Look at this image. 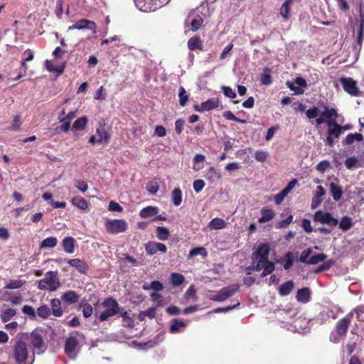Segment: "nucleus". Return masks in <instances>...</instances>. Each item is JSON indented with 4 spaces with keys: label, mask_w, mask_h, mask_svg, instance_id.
Here are the masks:
<instances>
[{
    "label": "nucleus",
    "mask_w": 364,
    "mask_h": 364,
    "mask_svg": "<svg viewBox=\"0 0 364 364\" xmlns=\"http://www.w3.org/2000/svg\"><path fill=\"white\" fill-rule=\"evenodd\" d=\"M9 359L14 362V364H33L35 353L29 355L28 345L23 337L18 338L11 346Z\"/></svg>",
    "instance_id": "f257e3e1"
},
{
    "label": "nucleus",
    "mask_w": 364,
    "mask_h": 364,
    "mask_svg": "<svg viewBox=\"0 0 364 364\" xmlns=\"http://www.w3.org/2000/svg\"><path fill=\"white\" fill-rule=\"evenodd\" d=\"M350 318L348 316L338 320L336 324L335 328L331 331L329 339L333 343H338L346 336Z\"/></svg>",
    "instance_id": "f03ea898"
},
{
    "label": "nucleus",
    "mask_w": 364,
    "mask_h": 364,
    "mask_svg": "<svg viewBox=\"0 0 364 364\" xmlns=\"http://www.w3.org/2000/svg\"><path fill=\"white\" fill-rule=\"evenodd\" d=\"M102 306L105 308V310L98 316L100 322L106 321L109 317L114 316L120 312V306L117 301L112 297L105 299L102 303Z\"/></svg>",
    "instance_id": "7ed1b4c3"
},
{
    "label": "nucleus",
    "mask_w": 364,
    "mask_h": 364,
    "mask_svg": "<svg viewBox=\"0 0 364 364\" xmlns=\"http://www.w3.org/2000/svg\"><path fill=\"white\" fill-rule=\"evenodd\" d=\"M60 286L58 274L56 271H49L46 274V277L41 279L38 284L40 290L55 291Z\"/></svg>",
    "instance_id": "20e7f679"
},
{
    "label": "nucleus",
    "mask_w": 364,
    "mask_h": 364,
    "mask_svg": "<svg viewBox=\"0 0 364 364\" xmlns=\"http://www.w3.org/2000/svg\"><path fill=\"white\" fill-rule=\"evenodd\" d=\"M323 109V111L321 113V117L316 119V125L318 126L326 123L328 126H330L336 123L338 117L337 110L334 108H328L327 106H324Z\"/></svg>",
    "instance_id": "39448f33"
},
{
    "label": "nucleus",
    "mask_w": 364,
    "mask_h": 364,
    "mask_svg": "<svg viewBox=\"0 0 364 364\" xmlns=\"http://www.w3.org/2000/svg\"><path fill=\"white\" fill-rule=\"evenodd\" d=\"M105 229L110 234L124 232L127 229V223L124 219L108 220L105 224Z\"/></svg>",
    "instance_id": "423d86ee"
},
{
    "label": "nucleus",
    "mask_w": 364,
    "mask_h": 364,
    "mask_svg": "<svg viewBox=\"0 0 364 364\" xmlns=\"http://www.w3.org/2000/svg\"><path fill=\"white\" fill-rule=\"evenodd\" d=\"M33 351H39L38 353H43L46 348V342L42 332L38 329L33 331L29 338Z\"/></svg>",
    "instance_id": "0eeeda50"
},
{
    "label": "nucleus",
    "mask_w": 364,
    "mask_h": 364,
    "mask_svg": "<svg viewBox=\"0 0 364 364\" xmlns=\"http://www.w3.org/2000/svg\"><path fill=\"white\" fill-rule=\"evenodd\" d=\"M313 220L314 222L328 225L331 227H335L338 224V220L333 217L331 213L323 210L316 211L313 215Z\"/></svg>",
    "instance_id": "6e6552de"
},
{
    "label": "nucleus",
    "mask_w": 364,
    "mask_h": 364,
    "mask_svg": "<svg viewBox=\"0 0 364 364\" xmlns=\"http://www.w3.org/2000/svg\"><path fill=\"white\" fill-rule=\"evenodd\" d=\"M237 284H232L220 289L218 294L212 296L210 299L214 301L221 302L231 297L239 290Z\"/></svg>",
    "instance_id": "1a4fd4ad"
},
{
    "label": "nucleus",
    "mask_w": 364,
    "mask_h": 364,
    "mask_svg": "<svg viewBox=\"0 0 364 364\" xmlns=\"http://www.w3.org/2000/svg\"><path fill=\"white\" fill-rule=\"evenodd\" d=\"M327 136L326 139V144L329 146H333L335 142L339 139L341 133V125L337 122L333 124L328 126Z\"/></svg>",
    "instance_id": "9d476101"
},
{
    "label": "nucleus",
    "mask_w": 364,
    "mask_h": 364,
    "mask_svg": "<svg viewBox=\"0 0 364 364\" xmlns=\"http://www.w3.org/2000/svg\"><path fill=\"white\" fill-rule=\"evenodd\" d=\"M269 251L270 247L267 243H261L257 250L252 255L253 263H262L263 261L269 259Z\"/></svg>",
    "instance_id": "9b49d317"
},
{
    "label": "nucleus",
    "mask_w": 364,
    "mask_h": 364,
    "mask_svg": "<svg viewBox=\"0 0 364 364\" xmlns=\"http://www.w3.org/2000/svg\"><path fill=\"white\" fill-rule=\"evenodd\" d=\"M74 29L77 30H84V29H88L92 31L93 33H97V24L95 22L86 19V18H82L78 20L72 26H70L68 28V31H72Z\"/></svg>",
    "instance_id": "f8f14e48"
},
{
    "label": "nucleus",
    "mask_w": 364,
    "mask_h": 364,
    "mask_svg": "<svg viewBox=\"0 0 364 364\" xmlns=\"http://www.w3.org/2000/svg\"><path fill=\"white\" fill-rule=\"evenodd\" d=\"M79 345L77 337L70 335L68 336L65 343V353L70 358L74 359L75 358V350Z\"/></svg>",
    "instance_id": "ddd939ff"
},
{
    "label": "nucleus",
    "mask_w": 364,
    "mask_h": 364,
    "mask_svg": "<svg viewBox=\"0 0 364 364\" xmlns=\"http://www.w3.org/2000/svg\"><path fill=\"white\" fill-rule=\"evenodd\" d=\"M76 112L70 111L63 117H58L60 125L57 129L63 133H68L71 127V122L75 117Z\"/></svg>",
    "instance_id": "4468645a"
},
{
    "label": "nucleus",
    "mask_w": 364,
    "mask_h": 364,
    "mask_svg": "<svg viewBox=\"0 0 364 364\" xmlns=\"http://www.w3.org/2000/svg\"><path fill=\"white\" fill-rule=\"evenodd\" d=\"M341 82L343 85V90L352 96H358L359 95V90L357 87L356 82L350 77L341 78Z\"/></svg>",
    "instance_id": "2eb2a0df"
},
{
    "label": "nucleus",
    "mask_w": 364,
    "mask_h": 364,
    "mask_svg": "<svg viewBox=\"0 0 364 364\" xmlns=\"http://www.w3.org/2000/svg\"><path fill=\"white\" fill-rule=\"evenodd\" d=\"M275 269L274 264L269 261V259L263 261L262 263H257L256 265H255L252 267V269L255 271H260L261 269H263V272L261 274L262 277H265L266 276L270 274L273 272V271Z\"/></svg>",
    "instance_id": "dca6fc26"
},
{
    "label": "nucleus",
    "mask_w": 364,
    "mask_h": 364,
    "mask_svg": "<svg viewBox=\"0 0 364 364\" xmlns=\"http://www.w3.org/2000/svg\"><path fill=\"white\" fill-rule=\"evenodd\" d=\"M145 250L147 255H154L157 252L166 253L167 247L163 243L149 241L145 245Z\"/></svg>",
    "instance_id": "f3484780"
},
{
    "label": "nucleus",
    "mask_w": 364,
    "mask_h": 364,
    "mask_svg": "<svg viewBox=\"0 0 364 364\" xmlns=\"http://www.w3.org/2000/svg\"><path fill=\"white\" fill-rule=\"evenodd\" d=\"M97 135V143L100 144L102 143H108L110 139V134L106 129L105 125H100L96 129Z\"/></svg>",
    "instance_id": "a211bd4d"
},
{
    "label": "nucleus",
    "mask_w": 364,
    "mask_h": 364,
    "mask_svg": "<svg viewBox=\"0 0 364 364\" xmlns=\"http://www.w3.org/2000/svg\"><path fill=\"white\" fill-rule=\"evenodd\" d=\"M68 263L70 266L75 267L80 273L85 274L88 270L87 264L80 259H70L68 260Z\"/></svg>",
    "instance_id": "6ab92c4d"
},
{
    "label": "nucleus",
    "mask_w": 364,
    "mask_h": 364,
    "mask_svg": "<svg viewBox=\"0 0 364 364\" xmlns=\"http://www.w3.org/2000/svg\"><path fill=\"white\" fill-rule=\"evenodd\" d=\"M187 45L190 50H203V42L198 36H194L189 38Z\"/></svg>",
    "instance_id": "aec40b11"
},
{
    "label": "nucleus",
    "mask_w": 364,
    "mask_h": 364,
    "mask_svg": "<svg viewBox=\"0 0 364 364\" xmlns=\"http://www.w3.org/2000/svg\"><path fill=\"white\" fill-rule=\"evenodd\" d=\"M79 299V295L73 290L65 292L61 296V300L68 304H75Z\"/></svg>",
    "instance_id": "412c9836"
},
{
    "label": "nucleus",
    "mask_w": 364,
    "mask_h": 364,
    "mask_svg": "<svg viewBox=\"0 0 364 364\" xmlns=\"http://www.w3.org/2000/svg\"><path fill=\"white\" fill-rule=\"evenodd\" d=\"M75 240L72 237H65L62 241L63 250L68 254H73L75 252Z\"/></svg>",
    "instance_id": "4be33fe9"
},
{
    "label": "nucleus",
    "mask_w": 364,
    "mask_h": 364,
    "mask_svg": "<svg viewBox=\"0 0 364 364\" xmlns=\"http://www.w3.org/2000/svg\"><path fill=\"white\" fill-rule=\"evenodd\" d=\"M296 300L301 303H307L310 301L311 292L308 287H304L297 291Z\"/></svg>",
    "instance_id": "5701e85b"
},
{
    "label": "nucleus",
    "mask_w": 364,
    "mask_h": 364,
    "mask_svg": "<svg viewBox=\"0 0 364 364\" xmlns=\"http://www.w3.org/2000/svg\"><path fill=\"white\" fill-rule=\"evenodd\" d=\"M262 216L258 219L259 223H264L272 220L275 216V213L273 210L263 208L261 209Z\"/></svg>",
    "instance_id": "b1692460"
},
{
    "label": "nucleus",
    "mask_w": 364,
    "mask_h": 364,
    "mask_svg": "<svg viewBox=\"0 0 364 364\" xmlns=\"http://www.w3.org/2000/svg\"><path fill=\"white\" fill-rule=\"evenodd\" d=\"M294 260V254L291 252H288L277 262L283 263L284 269L288 270L293 266Z\"/></svg>",
    "instance_id": "393cba45"
},
{
    "label": "nucleus",
    "mask_w": 364,
    "mask_h": 364,
    "mask_svg": "<svg viewBox=\"0 0 364 364\" xmlns=\"http://www.w3.org/2000/svg\"><path fill=\"white\" fill-rule=\"evenodd\" d=\"M294 287L293 281L289 280L280 285L278 289L279 294L282 296H287L292 291Z\"/></svg>",
    "instance_id": "a878e982"
},
{
    "label": "nucleus",
    "mask_w": 364,
    "mask_h": 364,
    "mask_svg": "<svg viewBox=\"0 0 364 364\" xmlns=\"http://www.w3.org/2000/svg\"><path fill=\"white\" fill-rule=\"evenodd\" d=\"M329 189L334 200L338 201L339 200H341L343 195V191L342 188L340 186L336 184L333 182H331L329 184Z\"/></svg>",
    "instance_id": "bb28decb"
},
{
    "label": "nucleus",
    "mask_w": 364,
    "mask_h": 364,
    "mask_svg": "<svg viewBox=\"0 0 364 364\" xmlns=\"http://www.w3.org/2000/svg\"><path fill=\"white\" fill-rule=\"evenodd\" d=\"M80 309H82V315L85 318H90L93 314V308L85 299H83L80 304Z\"/></svg>",
    "instance_id": "cd10ccee"
},
{
    "label": "nucleus",
    "mask_w": 364,
    "mask_h": 364,
    "mask_svg": "<svg viewBox=\"0 0 364 364\" xmlns=\"http://www.w3.org/2000/svg\"><path fill=\"white\" fill-rule=\"evenodd\" d=\"M51 313L56 317H60L63 315V309L61 308V302L58 299H53L50 301Z\"/></svg>",
    "instance_id": "c85d7f7f"
},
{
    "label": "nucleus",
    "mask_w": 364,
    "mask_h": 364,
    "mask_svg": "<svg viewBox=\"0 0 364 364\" xmlns=\"http://www.w3.org/2000/svg\"><path fill=\"white\" fill-rule=\"evenodd\" d=\"M159 213V208L156 206H147L142 208L139 212V216L141 218H146L154 216Z\"/></svg>",
    "instance_id": "c756f323"
},
{
    "label": "nucleus",
    "mask_w": 364,
    "mask_h": 364,
    "mask_svg": "<svg viewBox=\"0 0 364 364\" xmlns=\"http://www.w3.org/2000/svg\"><path fill=\"white\" fill-rule=\"evenodd\" d=\"M203 110L205 111H210L212 109H216L220 105V100L218 98H210L207 101L202 102Z\"/></svg>",
    "instance_id": "7c9ffc66"
},
{
    "label": "nucleus",
    "mask_w": 364,
    "mask_h": 364,
    "mask_svg": "<svg viewBox=\"0 0 364 364\" xmlns=\"http://www.w3.org/2000/svg\"><path fill=\"white\" fill-rule=\"evenodd\" d=\"M88 122V118L86 116H82L77 119L73 124V129L76 131H82L86 128Z\"/></svg>",
    "instance_id": "2f4dec72"
},
{
    "label": "nucleus",
    "mask_w": 364,
    "mask_h": 364,
    "mask_svg": "<svg viewBox=\"0 0 364 364\" xmlns=\"http://www.w3.org/2000/svg\"><path fill=\"white\" fill-rule=\"evenodd\" d=\"M338 225H339V228L343 231H348L353 225V219L349 216H343Z\"/></svg>",
    "instance_id": "473e14b6"
},
{
    "label": "nucleus",
    "mask_w": 364,
    "mask_h": 364,
    "mask_svg": "<svg viewBox=\"0 0 364 364\" xmlns=\"http://www.w3.org/2000/svg\"><path fill=\"white\" fill-rule=\"evenodd\" d=\"M58 244V239L55 237H50L44 239L40 244L39 248L46 249V248H53Z\"/></svg>",
    "instance_id": "72a5a7b5"
},
{
    "label": "nucleus",
    "mask_w": 364,
    "mask_h": 364,
    "mask_svg": "<svg viewBox=\"0 0 364 364\" xmlns=\"http://www.w3.org/2000/svg\"><path fill=\"white\" fill-rule=\"evenodd\" d=\"M209 228L212 230H221L226 227V222L219 218H215L209 223Z\"/></svg>",
    "instance_id": "f704fd0d"
},
{
    "label": "nucleus",
    "mask_w": 364,
    "mask_h": 364,
    "mask_svg": "<svg viewBox=\"0 0 364 364\" xmlns=\"http://www.w3.org/2000/svg\"><path fill=\"white\" fill-rule=\"evenodd\" d=\"M171 200L175 206H179L182 203V191L180 188H176L171 192Z\"/></svg>",
    "instance_id": "c9c22d12"
},
{
    "label": "nucleus",
    "mask_w": 364,
    "mask_h": 364,
    "mask_svg": "<svg viewBox=\"0 0 364 364\" xmlns=\"http://www.w3.org/2000/svg\"><path fill=\"white\" fill-rule=\"evenodd\" d=\"M156 233L157 238L162 241L167 240L170 236L168 229L165 227H157Z\"/></svg>",
    "instance_id": "e433bc0d"
},
{
    "label": "nucleus",
    "mask_w": 364,
    "mask_h": 364,
    "mask_svg": "<svg viewBox=\"0 0 364 364\" xmlns=\"http://www.w3.org/2000/svg\"><path fill=\"white\" fill-rule=\"evenodd\" d=\"M260 81L262 85H269L272 82L270 68L265 67L264 73L261 75Z\"/></svg>",
    "instance_id": "4c0bfd02"
},
{
    "label": "nucleus",
    "mask_w": 364,
    "mask_h": 364,
    "mask_svg": "<svg viewBox=\"0 0 364 364\" xmlns=\"http://www.w3.org/2000/svg\"><path fill=\"white\" fill-rule=\"evenodd\" d=\"M363 139V136L361 134H349L346 137L343 144L350 145L353 144L355 141H361Z\"/></svg>",
    "instance_id": "58836bf2"
},
{
    "label": "nucleus",
    "mask_w": 364,
    "mask_h": 364,
    "mask_svg": "<svg viewBox=\"0 0 364 364\" xmlns=\"http://www.w3.org/2000/svg\"><path fill=\"white\" fill-rule=\"evenodd\" d=\"M198 255H201L203 258H205L208 256L206 249L203 247H198L191 249L189 252L188 258H193Z\"/></svg>",
    "instance_id": "ea45409f"
},
{
    "label": "nucleus",
    "mask_w": 364,
    "mask_h": 364,
    "mask_svg": "<svg viewBox=\"0 0 364 364\" xmlns=\"http://www.w3.org/2000/svg\"><path fill=\"white\" fill-rule=\"evenodd\" d=\"M186 326V324L184 321L175 318L170 326V332L172 333L180 332V328H185Z\"/></svg>",
    "instance_id": "a19ab883"
},
{
    "label": "nucleus",
    "mask_w": 364,
    "mask_h": 364,
    "mask_svg": "<svg viewBox=\"0 0 364 364\" xmlns=\"http://www.w3.org/2000/svg\"><path fill=\"white\" fill-rule=\"evenodd\" d=\"M50 314L51 310L46 304L41 306L36 311V315L43 319L48 318Z\"/></svg>",
    "instance_id": "79ce46f5"
},
{
    "label": "nucleus",
    "mask_w": 364,
    "mask_h": 364,
    "mask_svg": "<svg viewBox=\"0 0 364 364\" xmlns=\"http://www.w3.org/2000/svg\"><path fill=\"white\" fill-rule=\"evenodd\" d=\"M291 4L292 0H286L281 7L280 14L286 20H288L289 18V11Z\"/></svg>",
    "instance_id": "37998d69"
},
{
    "label": "nucleus",
    "mask_w": 364,
    "mask_h": 364,
    "mask_svg": "<svg viewBox=\"0 0 364 364\" xmlns=\"http://www.w3.org/2000/svg\"><path fill=\"white\" fill-rule=\"evenodd\" d=\"M72 203L73 205L77 207L81 210H85L87 208V203L83 198L80 196L74 197L72 199Z\"/></svg>",
    "instance_id": "c03bdc74"
},
{
    "label": "nucleus",
    "mask_w": 364,
    "mask_h": 364,
    "mask_svg": "<svg viewBox=\"0 0 364 364\" xmlns=\"http://www.w3.org/2000/svg\"><path fill=\"white\" fill-rule=\"evenodd\" d=\"M205 160V157L204 155L201 154H196L193 158V168L198 171L203 168V166L199 165V164H203Z\"/></svg>",
    "instance_id": "a18cd8bd"
},
{
    "label": "nucleus",
    "mask_w": 364,
    "mask_h": 364,
    "mask_svg": "<svg viewBox=\"0 0 364 364\" xmlns=\"http://www.w3.org/2000/svg\"><path fill=\"white\" fill-rule=\"evenodd\" d=\"M335 260L333 259L325 261L321 265H319L316 269L314 271L316 274L320 273L321 272L327 271L331 269V267L334 264Z\"/></svg>",
    "instance_id": "49530a36"
},
{
    "label": "nucleus",
    "mask_w": 364,
    "mask_h": 364,
    "mask_svg": "<svg viewBox=\"0 0 364 364\" xmlns=\"http://www.w3.org/2000/svg\"><path fill=\"white\" fill-rule=\"evenodd\" d=\"M26 283V281L21 279H13L10 280L8 284H6L5 288L7 289H18L23 287Z\"/></svg>",
    "instance_id": "de8ad7c7"
},
{
    "label": "nucleus",
    "mask_w": 364,
    "mask_h": 364,
    "mask_svg": "<svg viewBox=\"0 0 364 364\" xmlns=\"http://www.w3.org/2000/svg\"><path fill=\"white\" fill-rule=\"evenodd\" d=\"M184 277L179 273H172L171 275V284L173 287H178L184 282Z\"/></svg>",
    "instance_id": "09e8293b"
},
{
    "label": "nucleus",
    "mask_w": 364,
    "mask_h": 364,
    "mask_svg": "<svg viewBox=\"0 0 364 364\" xmlns=\"http://www.w3.org/2000/svg\"><path fill=\"white\" fill-rule=\"evenodd\" d=\"M179 104L181 107L186 106L187 102L189 99V95L187 94L185 88L183 87H181L179 89Z\"/></svg>",
    "instance_id": "8fccbe9b"
},
{
    "label": "nucleus",
    "mask_w": 364,
    "mask_h": 364,
    "mask_svg": "<svg viewBox=\"0 0 364 364\" xmlns=\"http://www.w3.org/2000/svg\"><path fill=\"white\" fill-rule=\"evenodd\" d=\"M16 314V311L14 309H5L1 315V318L3 322L9 321L12 317H14Z\"/></svg>",
    "instance_id": "3c124183"
},
{
    "label": "nucleus",
    "mask_w": 364,
    "mask_h": 364,
    "mask_svg": "<svg viewBox=\"0 0 364 364\" xmlns=\"http://www.w3.org/2000/svg\"><path fill=\"white\" fill-rule=\"evenodd\" d=\"M46 68V69L50 72H57L60 74L63 73L65 69V65L58 66L55 67L53 65V63L48 60H46L45 62Z\"/></svg>",
    "instance_id": "603ef678"
},
{
    "label": "nucleus",
    "mask_w": 364,
    "mask_h": 364,
    "mask_svg": "<svg viewBox=\"0 0 364 364\" xmlns=\"http://www.w3.org/2000/svg\"><path fill=\"white\" fill-rule=\"evenodd\" d=\"M22 312L27 315L31 320H35L36 318V312L31 306L24 305L22 308Z\"/></svg>",
    "instance_id": "864d4df0"
},
{
    "label": "nucleus",
    "mask_w": 364,
    "mask_h": 364,
    "mask_svg": "<svg viewBox=\"0 0 364 364\" xmlns=\"http://www.w3.org/2000/svg\"><path fill=\"white\" fill-rule=\"evenodd\" d=\"M327 258V255L324 253L316 254L311 257L309 259V264H316L320 262L324 261Z\"/></svg>",
    "instance_id": "5fc2aeb1"
},
{
    "label": "nucleus",
    "mask_w": 364,
    "mask_h": 364,
    "mask_svg": "<svg viewBox=\"0 0 364 364\" xmlns=\"http://www.w3.org/2000/svg\"><path fill=\"white\" fill-rule=\"evenodd\" d=\"M146 191L151 195H155L159 189V185L156 181H149L146 186Z\"/></svg>",
    "instance_id": "6e6d98bb"
},
{
    "label": "nucleus",
    "mask_w": 364,
    "mask_h": 364,
    "mask_svg": "<svg viewBox=\"0 0 364 364\" xmlns=\"http://www.w3.org/2000/svg\"><path fill=\"white\" fill-rule=\"evenodd\" d=\"M223 117L228 120L235 121L241 124L246 123V120L237 118L231 111H225L223 113Z\"/></svg>",
    "instance_id": "4d7b16f0"
},
{
    "label": "nucleus",
    "mask_w": 364,
    "mask_h": 364,
    "mask_svg": "<svg viewBox=\"0 0 364 364\" xmlns=\"http://www.w3.org/2000/svg\"><path fill=\"white\" fill-rule=\"evenodd\" d=\"M185 297L187 300L193 299V301H197L198 298L196 296V289L194 285H191L187 289Z\"/></svg>",
    "instance_id": "13d9d810"
},
{
    "label": "nucleus",
    "mask_w": 364,
    "mask_h": 364,
    "mask_svg": "<svg viewBox=\"0 0 364 364\" xmlns=\"http://www.w3.org/2000/svg\"><path fill=\"white\" fill-rule=\"evenodd\" d=\"M203 22V18L198 16L196 18H194L191 22V29L192 31H198L202 26Z\"/></svg>",
    "instance_id": "bf43d9fd"
},
{
    "label": "nucleus",
    "mask_w": 364,
    "mask_h": 364,
    "mask_svg": "<svg viewBox=\"0 0 364 364\" xmlns=\"http://www.w3.org/2000/svg\"><path fill=\"white\" fill-rule=\"evenodd\" d=\"M75 186L82 193H85L88 189L87 182L83 180H76L75 181Z\"/></svg>",
    "instance_id": "052dcab7"
},
{
    "label": "nucleus",
    "mask_w": 364,
    "mask_h": 364,
    "mask_svg": "<svg viewBox=\"0 0 364 364\" xmlns=\"http://www.w3.org/2000/svg\"><path fill=\"white\" fill-rule=\"evenodd\" d=\"M293 221V215H289L286 219L279 221L277 225V228H287L289 225H290Z\"/></svg>",
    "instance_id": "680f3d73"
},
{
    "label": "nucleus",
    "mask_w": 364,
    "mask_h": 364,
    "mask_svg": "<svg viewBox=\"0 0 364 364\" xmlns=\"http://www.w3.org/2000/svg\"><path fill=\"white\" fill-rule=\"evenodd\" d=\"M297 183V179H292L288 183L287 186L282 191V192L287 196L289 194V193H290L291 191L295 187Z\"/></svg>",
    "instance_id": "e2e57ef3"
},
{
    "label": "nucleus",
    "mask_w": 364,
    "mask_h": 364,
    "mask_svg": "<svg viewBox=\"0 0 364 364\" xmlns=\"http://www.w3.org/2000/svg\"><path fill=\"white\" fill-rule=\"evenodd\" d=\"M108 210L112 212L121 213L123 210V208L115 201H110L108 205Z\"/></svg>",
    "instance_id": "0e129e2a"
},
{
    "label": "nucleus",
    "mask_w": 364,
    "mask_h": 364,
    "mask_svg": "<svg viewBox=\"0 0 364 364\" xmlns=\"http://www.w3.org/2000/svg\"><path fill=\"white\" fill-rule=\"evenodd\" d=\"M205 183L203 180L197 179L193 181V189L196 193H200L204 188Z\"/></svg>",
    "instance_id": "69168bd1"
},
{
    "label": "nucleus",
    "mask_w": 364,
    "mask_h": 364,
    "mask_svg": "<svg viewBox=\"0 0 364 364\" xmlns=\"http://www.w3.org/2000/svg\"><path fill=\"white\" fill-rule=\"evenodd\" d=\"M268 154L265 151H257L255 154V159L259 162H264L267 158Z\"/></svg>",
    "instance_id": "338daca9"
},
{
    "label": "nucleus",
    "mask_w": 364,
    "mask_h": 364,
    "mask_svg": "<svg viewBox=\"0 0 364 364\" xmlns=\"http://www.w3.org/2000/svg\"><path fill=\"white\" fill-rule=\"evenodd\" d=\"M319 114V109L317 107H314L306 111V115L309 119H314Z\"/></svg>",
    "instance_id": "774afa93"
}]
</instances>
